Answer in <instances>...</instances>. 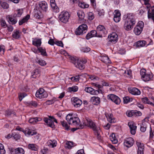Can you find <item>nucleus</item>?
<instances>
[{"mask_svg": "<svg viewBox=\"0 0 154 154\" xmlns=\"http://www.w3.org/2000/svg\"><path fill=\"white\" fill-rule=\"evenodd\" d=\"M134 143L133 138L131 137L126 138L124 140V145L126 147L129 148L132 146Z\"/></svg>", "mask_w": 154, "mask_h": 154, "instance_id": "9b49d317", "label": "nucleus"}, {"mask_svg": "<svg viewBox=\"0 0 154 154\" xmlns=\"http://www.w3.org/2000/svg\"><path fill=\"white\" fill-rule=\"evenodd\" d=\"M41 43V39L40 38H35L32 41V44L37 47L40 46Z\"/></svg>", "mask_w": 154, "mask_h": 154, "instance_id": "c85d7f7f", "label": "nucleus"}, {"mask_svg": "<svg viewBox=\"0 0 154 154\" xmlns=\"http://www.w3.org/2000/svg\"><path fill=\"white\" fill-rule=\"evenodd\" d=\"M129 91L130 93L132 94L138 95L140 94V91L135 88H130L129 89Z\"/></svg>", "mask_w": 154, "mask_h": 154, "instance_id": "b1692460", "label": "nucleus"}, {"mask_svg": "<svg viewBox=\"0 0 154 154\" xmlns=\"http://www.w3.org/2000/svg\"><path fill=\"white\" fill-rule=\"evenodd\" d=\"M85 90L86 92L93 95H97L99 93L98 91H95L93 88L91 87H86L85 88Z\"/></svg>", "mask_w": 154, "mask_h": 154, "instance_id": "6ab92c4d", "label": "nucleus"}, {"mask_svg": "<svg viewBox=\"0 0 154 154\" xmlns=\"http://www.w3.org/2000/svg\"><path fill=\"white\" fill-rule=\"evenodd\" d=\"M109 41L113 44L116 43L118 40V36L115 33H112L108 36Z\"/></svg>", "mask_w": 154, "mask_h": 154, "instance_id": "4468645a", "label": "nucleus"}, {"mask_svg": "<svg viewBox=\"0 0 154 154\" xmlns=\"http://www.w3.org/2000/svg\"><path fill=\"white\" fill-rule=\"evenodd\" d=\"M0 25L4 28H5L7 26V25L5 21L3 20H2L0 21Z\"/></svg>", "mask_w": 154, "mask_h": 154, "instance_id": "3c124183", "label": "nucleus"}, {"mask_svg": "<svg viewBox=\"0 0 154 154\" xmlns=\"http://www.w3.org/2000/svg\"><path fill=\"white\" fill-rule=\"evenodd\" d=\"M69 58L70 59V60H71V62L72 63H73L74 64V63H75V62H76V60H76L75 59L70 56L69 55Z\"/></svg>", "mask_w": 154, "mask_h": 154, "instance_id": "e2e57ef3", "label": "nucleus"}, {"mask_svg": "<svg viewBox=\"0 0 154 154\" xmlns=\"http://www.w3.org/2000/svg\"><path fill=\"white\" fill-rule=\"evenodd\" d=\"M144 25V24L143 21H140L138 22L137 25L134 27V30L136 35H139L141 33Z\"/></svg>", "mask_w": 154, "mask_h": 154, "instance_id": "423d86ee", "label": "nucleus"}, {"mask_svg": "<svg viewBox=\"0 0 154 154\" xmlns=\"http://www.w3.org/2000/svg\"><path fill=\"white\" fill-rule=\"evenodd\" d=\"M152 13H149V11H148V17L149 18H151L154 22V8L152 10Z\"/></svg>", "mask_w": 154, "mask_h": 154, "instance_id": "a19ab883", "label": "nucleus"}, {"mask_svg": "<svg viewBox=\"0 0 154 154\" xmlns=\"http://www.w3.org/2000/svg\"><path fill=\"white\" fill-rule=\"evenodd\" d=\"M79 6L80 8H88L89 5L86 4L84 2H79L78 3Z\"/></svg>", "mask_w": 154, "mask_h": 154, "instance_id": "4c0bfd02", "label": "nucleus"}, {"mask_svg": "<svg viewBox=\"0 0 154 154\" xmlns=\"http://www.w3.org/2000/svg\"><path fill=\"white\" fill-rule=\"evenodd\" d=\"M42 120V119L39 117L31 118L29 120V122L30 123L35 124L38 122Z\"/></svg>", "mask_w": 154, "mask_h": 154, "instance_id": "cd10ccee", "label": "nucleus"}, {"mask_svg": "<svg viewBox=\"0 0 154 154\" xmlns=\"http://www.w3.org/2000/svg\"><path fill=\"white\" fill-rule=\"evenodd\" d=\"M135 23L134 15L132 14H128L127 15L124 28L126 30H130L133 28Z\"/></svg>", "mask_w": 154, "mask_h": 154, "instance_id": "f257e3e1", "label": "nucleus"}, {"mask_svg": "<svg viewBox=\"0 0 154 154\" xmlns=\"http://www.w3.org/2000/svg\"><path fill=\"white\" fill-rule=\"evenodd\" d=\"M49 119L47 118H44L43 120L47 124V125L50 127L53 128L55 127L54 122L51 120L52 119L54 120V121L56 123H57V120L55 119L53 116H49Z\"/></svg>", "mask_w": 154, "mask_h": 154, "instance_id": "39448f33", "label": "nucleus"}, {"mask_svg": "<svg viewBox=\"0 0 154 154\" xmlns=\"http://www.w3.org/2000/svg\"><path fill=\"white\" fill-rule=\"evenodd\" d=\"M146 44V42L145 41H139L137 43L136 46L138 47H142L145 46Z\"/></svg>", "mask_w": 154, "mask_h": 154, "instance_id": "e433bc0d", "label": "nucleus"}, {"mask_svg": "<svg viewBox=\"0 0 154 154\" xmlns=\"http://www.w3.org/2000/svg\"><path fill=\"white\" fill-rule=\"evenodd\" d=\"M35 17L37 19H41L43 17V15L40 11H37L35 15Z\"/></svg>", "mask_w": 154, "mask_h": 154, "instance_id": "f704fd0d", "label": "nucleus"}, {"mask_svg": "<svg viewBox=\"0 0 154 154\" xmlns=\"http://www.w3.org/2000/svg\"><path fill=\"white\" fill-rule=\"evenodd\" d=\"M26 93H20L19 95V99L20 101H21L23 98L26 96Z\"/></svg>", "mask_w": 154, "mask_h": 154, "instance_id": "6e6d98bb", "label": "nucleus"}, {"mask_svg": "<svg viewBox=\"0 0 154 154\" xmlns=\"http://www.w3.org/2000/svg\"><path fill=\"white\" fill-rule=\"evenodd\" d=\"M149 125L148 123L145 121H143L142 124L140 125V130L141 131L144 132L146 130L147 125Z\"/></svg>", "mask_w": 154, "mask_h": 154, "instance_id": "393cba45", "label": "nucleus"}, {"mask_svg": "<svg viewBox=\"0 0 154 154\" xmlns=\"http://www.w3.org/2000/svg\"><path fill=\"white\" fill-rule=\"evenodd\" d=\"M13 37L16 39H19L20 37V32L18 30H14L12 35Z\"/></svg>", "mask_w": 154, "mask_h": 154, "instance_id": "c756f323", "label": "nucleus"}, {"mask_svg": "<svg viewBox=\"0 0 154 154\" xmlns=\"http://www.w3.org/2000/svg\"><path fill=\"white\" fill-rule=\"evenodd\" d=\"M140 73L143 80L145 82L149 81L152 77V75L146 73L145 69H141Z\"/></svg>", "mask_w": 154, "mask_h": 154, "instance_id": "6e6552de", "label": "nucleus"}, {"mask_svg": "<svg viewBox=\"0 0 154 154\" xmlns=\"http://www.w3.org/2000/svg\"><path fill=\"white\" fill-rule=\"evenodd\" d=\"M28 147L29 149L32 150L36 151L38 149L37 146L34 144H29Z\"/></svg>", "mask_w": 154, "mask_h": 154, "instance_id": "473e14b6", "label": "nucleus"}, {"mask_svg": "<svg viewBox=\"0 0 154 154\" xmlns=\"http://www.w3.org/2000/svg\"><path fill=\"white\" fill-rule=\"evenodd\" d=\"M11 22L12 24H15L17 22V20L16 19L12 18V17H8V20Z\"/></svg>", "mask_w": 154, "mask_h": 154, "instance_id": "09e8293b", "label": "nucleus"}, {"mask_svg": "<svg viewBox=\"0 0 154 154\" xmlns=\"http://www.w3.org/2000/svg\"><path fill=\"white\" fill-rule=\"evenodd\" d=\"M91 101L94 105H98L100 102V99L98 97H93L91 99Z\"/></svg>", "mask_w": 154, "mask_h": 154, "instance_id": "a878e982", "label": "nucleus"}, {"mask_svg": "<svg viewBox=\"0 0 154 154\" xmlns=\"http://www.w3.org/2000/svg\"><path fill=\"white\" fill-rule=\"evenodd\" d=\"M77 15L80 20H84L85 16L84 12L81 11H79L77 12Z\"/></svg>", "mask_w": 154, "mask_h": 154, "instance_id": "2f4dec72", "label": "nucleus"}, {"mask_svg": "<svg viewBox=\"0 0 154 154\" xmlns=\"http://www.w3.org/2000/svg\"><path fill=\"white\" fill-rule=\"evenodd\" d=\"M79 75H78L76 76L75 77H72L71 79L72 81L76 82L79 81Z\"/></svg>", "mask_w": 154, "mask_h": 154, "instance_id": "864d4df0", "label": "nucleus"}, {"mask_svg": "<svg viewBox=\"0 0 154 154\" xmlns=\"http://www.w3.org/2000/svg\"><path fill=\"white\" fill-rule=\"evenodd\" d=\"M30 16L29 15H27L25 17L23 18L22 20L19 21V25H22L23 23L27 21L29 19Z\"/></svg>", "mask_w": 154, "mask_h": 154, "instance_id": "72a5a7b5", "label": "nucleus"}, {"mask_svg": "<svg viewBox=\"0 0 154 154\" xmlns=\"http://www.w3.org/2000/svg\"><path fill=\"white\" fill-rule=\"evenodd\" d=\"M66 119L69 125L78 126V129H82L84 126L82 125H80V120L79 118L75 117L72 114H69L66 117Z\"/></svg>", "mask_w": 154, "mask_h": 154, "instance_id": "f03ea898", "label": "nucleus"}, {"mask_svg": "<svg viewBox=\"0 0 154 154\" xmlns=\"http://www.w3.org/2000/svg\"><path fill=\"white\" fill-rule=\"evenodd\" d=\"M0 153L1 154H5V151L3 145L0 143Z\"/></svg>", "mask_w": 154, "mask_h": 154, "instance_id": "de8ad7c7", "label": "nucleus"}, {"mask_svg": "<svg viewBox=\"0 0 154 154\" xmlns=\"http://www.w3.org/2000/svg\"><path fill=\"white\" fill-rule=\"evenodd\" d=\"M94 131V134L95 135L97 136V137L98 139H100V128H98L97 129Z\"/></svg>", "mask_w": 154, "mask_h": 154, "instance_id": "ea45409f", "label": "nucleus"}, {"mask_svg": "<svg viewBox=\"0 0 154 154\" xmlns=\"http://www.w3.org/2000/svg\"><path fill=\"white\" fill-rule=\"evenodd\" d=\"M2 7L4 9H7L8 8V5L6 2H4L1 5Z\"/></svg>", "mask_w": 154, "mask_h": 154, "instance_id": "0e129e2a", "label": "nucleus"}, {"mask_svg": "<svg viewBox=\"0 0 154 154\" xmlns=\"http://www.w3.org/2000/svg\"><path fill=\"white\" fill-rule=\"evenodd\" d=\"M47 144L48 146L54 148L56 146L57 143L56 140H50L47 141Z\"/></svg>", "mask_w": 154, "mask_h": 154, "instance_id": "412c9836", "label": "nucleus"}, {"mask_svg": "<svg viewBox=\"0 0 154 154\" xmlns=\"http://www.w3.org/2000/svg\"><path fill=\"white\" fill-rule=\"evenodd\" d=\"M10 151L11 154H24V149L21 148L12 149Z\"/></svg>", "mask_w": 154, "mask_h": 154, "instance_id": "dca6fc26", "label": "nucleus"}, {"mask_svg": "<svg viewBox=\"0 0 154 154\" xmlns=\"http://www.w3.org/2000/svg\"><path fill=\"white\" fill-rule=\"evenodd\" d=\"M86 121L87 122V125L92 129L94 131L97 129L98 128H100L99 127H97L95 123L91 119H87Z\"/></svg>", "mask_w": 154, "mask_h": 154, "instance_id": "ddd939ff", "label": "nucleus"}, {"mask_svg": "<svg viewBox=\"0 0 154 154\" xmlns=\"http://www.w3.org/2000/svg\"><path fill=\"white\" fill-rule=\"evenodd\" d=\"M97 30L99 34V37H102L103 35L106 34L107 33L104 26L102 25L98 26L97 27Z\"/></svg>", "mask_w": 154, "mask_h": 154, "instance_id": "9d476101", "label": "nucleus"}, {"mask_svg": "<svg viewBox=\"0 0 154 154\" xmlns=\"http://www.w3.org/2000/svg\"><path fill=\"white\" fill-rule=\"evenodd\" d=\"M51 6L52 9L55 10V12L59 11V8L56 5L55 3L50 4Z\"/></svg>", "mask_w": 154, "mask_h": 154, "instance_id": "a18cd8bd", "label": "nucleus"}, {"mask_svg": "<svg viewBox=\"0 0 154 154\" xmlns=\"http://www.w3.org/2000/svg\"><path fill=\"white\" fill-rule=\"evenodd\" d=\"M81 50L84 52H88L90 51V48L88 47H84L82 48Z\"/></svg>", "mask_w": 154, "mask_h": 154, "instance_id": "5fc2aeb1", "label": "nucleus"}, {"mask_svg": "<svg viewBox=\"0 0 154 154\" xmlns=\"http://www.w3.org/2000/svg\"><path fill=\"white\" fill-rule=\"evenodd\" d=\"M125 75L126 76L129 77L131 76V71L128 70H127L125 71L124 73Z\"/></svg>", "mask_w": 154, "mask_h": 154, "instance_id": "052dcab7", "label": "nucleus"}, {"mask_svg": "<svg viewBox=\"0 0 154 154\" xmlns=\"http://www.w3.org/2000/svg\"><path fill=\"white\" fill-rule=\"evenodd\" d=\"M39 8L43 11H46L47 9V5L46 3L45 2H40L39 4Z\"/></svg>", "mask_w": 154, "mask_h": 154, "instance_id": "4be33fe9", "label": "nucleus"}, {"mask_svg": "<svg viewBox=\"0 0 154 154\" xmlns=\"http://www.w3.org/2000/svg\"><path fill=\"white\" fill-rule=\"evenodd\" d=\"M74 65L76 67L79 68L80 69H83L85 68L83 63L81 60H76V62L74 63Z\"/></svg>", "mask_w": 154, "mask_h": 154, "instance_id": "aec40b11", "label": "nucleus"}, {"mask_svg": "<svg viewBox=\"0 0 154 154\" xmlns=\"http://www.w3.org/2000/svg\"><path fill=\"white\" fill-rule=\"evenodd\" d=\"M36 97L39 99L47 97L48 94L45 90L42 88H40L36 92Z\"/></svg>", "mask_w": 154, "mask_h": 154, "instance_id": "0eeeda50", "label": "nucleus"}, {"mask_svg": "<svg viewBox=\"0 0 154 154\" xmlns=\"http://www.w3.org/2000/svg\"><path fill=\"white\" fill-rule=\"evenodd\" d=\"M107 97L108 100H111L116 104H119L121 102L120 98L114 94L109 95L107 96Z\"/></svg>", "mask_w": 154, "mask_h": 154, "instance_id": "1a4fd4ad", "label": "nucleus"}, {"mask_svg": "<svg viewBox=\"0 0 154 154\" xmlns=\"http://www.w3.org/2000/svg\"><path fill=\"white\" fill-rule=\"evenodd\" d=\"M24 134L27 136H32L36 134V132L35 131L30 129L29 128H27L24 130Z\"/></svg>", "mask_w": 154, "mask_h": 154, "instance_id": "a211bd4d", "label": "nucleus"}, {"mask_svg": "<svg viewBox=\"0 0 154 154\" xmlns=\"http://www.w3.org/2000/svg\"><path fill=\"white\" fill-rule=\"evenodd\" d=\"M12 114L14 115H15V112L13 111L8 110L6 112V114L7 116H9Z\"/></svg>", "mask_w": 154, "mask_h": 154, "instance_id": "680f3d73", "label": "nucleus"}, {"mask_svg": "<svg viewBox=\"0 0 154 154\" xmlns=\"http://www.w3.org/2000/svg\"><path fill=\"white\" fill-rule=\"evenodd\" d=\"M78 87L77 86H74L72 87H69L68 88V91L69 92H76L78 90Z\"/></svg>", "mask_w": 154, "mask_h": 154, "instance_id": "49530a36", "label": "nucleus"}, {"mask_svg": "<svg viewBox=\"0 0 154 154\" xmlns=\"http://www.w3.org/2000/svg\"><path fill=\"white\" fill-rule=\"evenodd\" d=\"M38 50L41 53V54L45 56H47V54L46 53L45 49H43L42 47L38 48Z\"/></svg>", "mask_w": 154, "mask_h": 154, "instance_id": "c9c22d12", "label": "nucleus"}, {"mask_svg": "<svg viewBox=\"0 0 154 154\" xmlns=\"http://www.w3.org/2000/svg\"><path fill=\"white\" fill-rule=\"evenodd\" d=\"M134 111H128L126 112V114L127 116L129 117H131L134 115Z\"/></svg>", "mask_w": 154, "mask_h": 154, "instance_id": "13d9d810", "label": "nucleus"}, {"mask_svg": "<svg viewBox=\"0 0 154 154\" xmlns=\"http://www.w3.org/2000/svg\"><path fill=\"white\" fill-rule=\"evenodd\" d=\"M123 102L124 103H127L132 101V99L128 97H124L123 98Z\"/></svg>", "mask_w": 154, "mask_h": 154, "instance_id": "37998d69", "label": "nucleus"}, {"mask_svg": "<svg viewBox=\"0 0 154 154\" xmlns=\"http://www.w3.org/2000/svg\"><path fill=\"white\" fill-rule=\"evenodd\" d=\"M56 99V98H54L51 100L47 101V103L49 104H52L57 100Z\"/></svg>", "mask_w": 154, "mask_h": 154, "instance_id": "69168bd1", "label": "nucleus"}, {"mask_svg": "<svg viewBox=\"0 0 154 154\" xmlns=\"http://www.w3.org/2000/svg\"><path fill=\"white\" fill-rule=\"evenodd\" d=\"M88 27L85 24H82L79 26L75 31V33L77 35H82L86 32Z\"/></svg>", "mask_w": 154, "mask_h": 154, "instance_id": "7ed1b4c3", "label": "nucleus"}, {"mask_svg": "<svg viewBox=\"0 0 154 154\" xmlns=\"http://www.w3.org/2000/svg\"><path fill=\"white\" fill-rule=\"evenodd\" d=\"M89 78L91 80H93L94 81H95V80H98L99 79L95 75H91Z\"/></svg>", "mask_w": 154, "mask_h": 154, "instance_id": "338daca9", "label": "nucleus"}, {"mask_svg": "<svg viewBox=\"0 0 154 154\" xmlns=\"http://www.w3.org/2000/svg\"><path fill=\"white\" fill-rule=\"evenodd\" d=\"M73 146V143L70 141H67L66 143V147L68 149H71Z\"/></svg>", "mask_w": 154, "mask_h": 154, "instance_id": "c03bdc74", "label": "nucleus"}, {"mask_svg": "<svg viewBox=\"0 0 154 154\" xmlns=\"http://www.w3.org/2000/svg\"><path fill=\"white\" fill-rule=\"evenodd\" d=\"M70 15L67 11H63L60 14L59 18V20L64 23H66L68 20Z\"/></svg>", "mask_w": 154, "mask_h": 154, "instance_id": "20e7f679", "label": "nucleus"}, {"mask_svg": "<svg viewBox=\"0 0 154 154\" xmlns=\"http://www.w3.org/2000/svg\"><path fill=\"white\" fill-rule=\"evenodd\" d=\"M60 123L64 128L66 130H68L69 129V126L68 125L67 123L65 121H60Z\"/></svg>", "mask_w": 154, "mask_h": 154, "instance_id": "58836bf2", "label": "nucleus"}, {"mask_svg": "<svg viewBox=\"0 0 154 154\" xmlns=\"http://www.w3.org/2000/svg\"><path fill=\"white\" fill-rule=\"evenodd\" d=\"M91 33L93 36V37L96 36L99 37V34L98 33L97 31H96L95 30H92L91 31Z\"/></svg>", "mask_w": 154, "mask_h": 154, "instance_id": "8fccbe9b", "label": "nucleus"}, {"mask_svg": "<svg viewBox=\"0 0 154 154\" xmlns=\"http://www.w3.org/2000/svg\"><path fill=\"white\" fill-rule=\"evenodd\" d=\"M16 13L14 14V17H20L23 13V11L22 9H19L17 10Z\"/></svg>", "mask_w": 154, "mask_h": 154, "instance_id": "7c9ffc66", "label": "nucleus"}, {"mask_svg": "<svg viewBox=\"0 0 154 154\" xmlns=\"http://www.w3.org/2000/svg\"><path fill=\"white\" fill-rule=\"evenodd\" d=\"M99 59L103 62L106 63H110L111 61L108 57L106 55H103L99 57Z\"/></svg>", "mask_w": 154, "mask_h": 154, "instance_id": "5701e85b", "label": "nucleus"}, {"mask_svg": "<svg viewBox=\"0 0 154 154\" xmlns=\"http://www.w3.org/2000/svg\"><path fill=\"white\" fill-rule=\"evenodd\" d=\"M88 19L90 20H92L94 18V15L93 13L89 12L88 13Z\"/></svg>", "mask_w": 154, "mask_h": 154, "instance_id": "bf43d9fd", "label": "nucleus"}, {"mask_svg": "<svg viewBox=\"0 0 154 154\" xmlns=\"http://www.w3.org/2000/svg\"><path fill=\"white\" fill-rule=\"evenodd\" d=\"M13 137L16 140H17L20 139V136L18 134H16L13 136Z\"/></svg>", "mask_w": 154, "mask_h": 154, "instance_id": "774afa93", "label": "nucleus"}, {"mask_svg": "<svg viewBox=\"0 0 154 154\" xmlns=\"http://www.w3.org/2000/svg\"><path fill=\"white\" fill-rule=\"evenodd\" d=\"M136 145L138 147V154H143V149L144 146L143 144L141 143L140 142H137Z\"/></svg>", "mask_w": 154, "mask_h": 154, "instance_id": "f3484780", "label": "nucleus"}, {"mask_svg": "<svg viewBox=\"0 0 154 154\" xmlns=\"http://www.w3.org/2000/svg\"><path fill=\"white\" fill-rule=\"evenodd\" d=\"M37 62L42 66H44L46 64L45 61L41 59L38 60Z\"/></svg>", "mask_w": 154, "mask_h": 154, "instance_id": "4d7b16f0", "label": "nucleus"}, {"mask_svg": "<svg viewBox=\"0 0 154 154\" xmlns=\"http://www.w3.org/2000/svg\"><path fill=\"white\" fill-rule=\"evenodd\" d=\"M121 14L119 11L118 10H115L114 12V17H120Z\"/></svg>", "mask_w": 154, "mask_h": 154, "instance_id": "603ef678", "label": "nucleus"}, {"mask_svg": "<svg viewBox=\"0 0 154 154\" xmlns=\"http://www.w3.org/2000/svg\"><path fill=\"white\" fill-rule=\"evenodd\" d=\"M71 100L72 104L75 107H79L82 103V101L77 97H72L71 98Z\"/></svg>", "mask_w": 154, "mask_h": 154, "instance_id": "f8f14e48", "label": "nucleus"}, {"mask_svg": "<svg viewBox=\"0 0 154 154\" xmlns=\"http://www.w3.org/2000/svg\"><path fill=\"white\" fill-rule=\"evenodd\" d=\"M128 125L130 129V132L132 135H134L135 134L137 129V126L135 124L132 122H129Z\"/></svg>", "mask_w": 154, "mask_h": 154, "instance_id": "2eb2a0df", "label": "nucleus"}, {"mask_svg": "<svg viewBox=\"0 0 154 154\" xmlns=\"http://www.w3.org/2000/svg\"><path fill=\"white\" fill-rule=\"evenodd\" d=\"M39 71L38 69H35L34 70L33 74L31 76V77L33 78H36L37 76H39Z\"/></svg>", "mask_w": 154, "mask_h": 154, "instance_id": "79ce46f5", "label": "nucleus"}, {"mask_svg": "<svg viewBox=\"0 0 154 154\" xmlns=\"http://www.w3.org/2000/svg\"><path fill=\"white\" fill-rule=\"evenodd\" d=\"M142 102L145 104H148L151 105V106H154L153 102H154V100L153 97L151 98V100L152 102L149 100L147 97H145L142 99Z\"/></svg>", "mask_w": 154, "mask_h": 154, "instance_id": "bb28decb", "label": "nucleus"}]
</instances>
